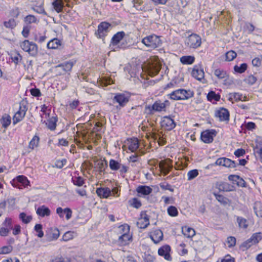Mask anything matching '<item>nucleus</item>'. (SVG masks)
Listing matches in <instances>:
<instances>
[{"mask_svg": "<svg viewBox=\"0 0 262 262\" xmlns=\"http://www.w3.org/2000/svg\"><path fill=\"white\" fill-rule=\"evenodd\" d=\"M116 232L118 236L117 241L118 245L126 246L132 242L133 234L130 231V226L128 224H123L119 226Z\"/></svg>", "mask_w": 262, "mask_h": 262, "instance_id": "1", "label": "nucleus"}, {"mask_svg": "<svg viewBox=\"0 0 262 262\" xmlns=\"http://www.w3.org/2000/svg\"><path fill=\"white\" fill-rule=\"evenodd\" d=\"M97 127L96 128H94V131L91 133L87 137L84 134H81L82 141L78 139L77 138H74L75 143L80 148L83 149L85 147L84 143L85 144H88L91 141H92L94 144H96L98 140L101 138V135L99 133H95V130H97Z\"/></svg>", "mask_w": 262, "mask_h": 262, "instance_id": "2", "label": "nucleus"}, {"mask_svg": "<svg viewBox=\"0 0 262 262\" xmlns=\"http://www.w3.org/2000/svg\"><path fill=\"white\" fill-rule=\"evenodd\" d=\"M193 95V92L189 90L179 89L172 91L167 96L171 100L177 101L188 100L192 97Z\"/></svg>", "mask_w": 262, "mask_h": 262, "instance_id": "3", "label": "nucleus"}, {"mask_svg": "<svg viewBox=\"0 0 262 262\" xmlns=\"http://www.w3.org/2000/svg\"><path fill=\"white\" fill-rule=\"evenodd\" d=\"M142 43L147 48L155 49L160 47L162 45V41L160 36L151 34L144 37L142 39Z\"/></svg>", "mask_w": 262, "mask_h": 262, "instance_id": "4", "label": "nucleus"}, {"mask_svg": "<svg viewBox=\"0 0 262 262\" xmlns=\"http://www.w3.org/2000/svg\"><path fill=\"white\" fill-rule=\"evenodd\" d=\"M170 103L168 100L162 102L160 100L156 101L152 105L145 106V111L148 114H154L155 112H162L166 111V107L169 106Z\"/></svg>", "mask_w": 262, "mask_h": 262, "instance_id": "5", "label": "nucleus"}, {"mask_svg": "<svg viewBox=\"0 0 262 262\" xmlns=\"http://www.w3.org/2000/svg\"><path fill=\"white\" fill-rule=\"evenodd\" d=\"M20 47L21 49L28 53L31 56H35L38 53V47L37 45L29 40H25L20 42Z\"/></svg>", "mask_w": 262, "mask_h": 262, "instance_id": "6", "label": "nucleus"}, {"mask_svg": "<svg viewBox=\"0 0 262 262\" xmlns=\"http://www.w3.org/2000/svg\"><path fill=\"white\" fill-rule=\"evenodd\" d=\"M130 98V94L127 92H124L116 94V108L120 110L124 107L129 102Z\"/></svg>", "mask_w": 262, "mask_h": 262, "instance_id": "7", "label": "nucleus"}, {"mask_svg": "<svg viewBox=\"0 0 262 262\" xmlns=\"http://www.w3.org/2000/svg\"><path fill=\"white\" fill-rule=\"evenodd\" d=\"M201 37L196 34H191L185 40V45L190 48L196 49L201 46Z\"/></svg>", "mask_w": 262, "mask_h": 262, "instance_id": "8", "label": "nucleus"}, {"mask_svg": "<svg viewBox=\"0 0 262 262\" xmlns=\"http://www.w3.org/2000/svg\"><path fill=\"white\" fill-rule=\"evenodd\" d=\"M13 221L9 217H7L0 226V235L6 236L13 229Z\"/></svg>", "mask_w": 262, "mask_h": 262, "instance_id": "9", "label": "nucleus"}, {"mask_svg": "<svg viewBox=\"0 0 262 262\" xmlns=\"http://www.w3.org/2000/svg\"><path fill=\"white\" fill-rule=\"evenodd\" d=\"M161 67V64L157 60H151L147 65L146 71L150 76L153 77L158 74Z\"/></svg>", "mask_w": 262, "mask_h": 262, "instance_id": "10", "label": "nucleus"}, {"mask_svg": "<svg viewBox=\"0 0 262 262\" xmlns=\"http://www.w3.org/2000/svg\"><path fill=\"white\" fill-rule=\"evenodd\" d=\"M111 28V25L105 21L101 23L98 26V29L95 35L97 38H101L104 37Z\"/></svg>", "mask_w": 262, "mask_h": 262, "instance_id": "11", "label": "nucleus"}, {"mask_svg": "<svg viewBox=\"0 0 262 262\" xmlns=\"http://www.w3.org/2000/svg\"><path fill=\"white\" fill-rule=\"evenodd\" d=\"M217 132L215 129H207L202 132L201 138L205 143H211L213 142L214 138L216 136Z\"/></svg>", "mask_w": 262, "mask_h": 262, "instance_id": "12", "label": "nucleus"}, {"mask_svg": "<svg viewBox=\"0 0 262 262\" xmlns=\"http://www.w3.org/2000/svg\"><path fill=\"white\" fill-rule=\"evenodd\" d=\"M124 36L125 33L123 31L116 33V49H124L127 47L128 43Z\"/></svg>", "mask_w": 262, "mask_h": 262, "instance_id": "13", "label": "nucleus"}, {"mask_svg": "<svg viewBox=\"0 0 262 262\" xmlns=\"http://www.w3.org/2000/svg\"><path fill=\"white\" fill-rule=\"evenodd\" d=\"M30 184L27 178L24 176H18L12 180V185L22 189V187H26Z\"/></svg>", "mask_w": 262, "mask_h": 262, "instance_id": "14", "label": "nucleus"}, {"mask_svg": "<svg viewBox=\"0 0 262 262\" xmlns=\"http://www.w3.org/2000/svg\"><path fill=\"white\" fill-rule=\"evenodd\" d=\"M191 76L199 81L204 80L205 73L201 64H197L193 66L191 73Z\"/></svg>", "mask_w": 262, "mask_h": 262, "instance_id": "15", "label": "nucleus"}, {"mask_svg": "<svg viewBox=\"0 0 262 262\" xmlns=\"http://www.w3.org/2000/svg\"><path fill=\"white\" fill-rule=\"evenodd\" d=\"M139 140L137 138L128 139L122 148H127L131 152H136L139 148Z\"/></svg>", "mask_w": 262, "mask_h": 262, "instance_id": "16", "label": "nucleus"}, {"mask_svg": "<svg viewBox=\"0 0 262 262\" xmlns=\"http://www.w3.org/2000/svg\"><path fill=\"white\" fill-rule=\"evenodd\" d=\"M228 100L231 101L232 103L238 101H247L249 100L248 98L246 95H243L239 93H230L228 96Z\"/></svg>", "mask_w": 262, "mask_h": 262, "instance_id": "17", "label": "nucleus"}, {"mask_svg": "<svg viewBox=\"0 0 262 262\" xmlns=\"http://www.w3.org/2000/svg\"><path fill=\"white\" fill-rule=\"evenodd\" d=\"M161 126L166 130H170L175 127L176 123L170 117L166 116L161 121Z\"/></svg>", "mask_w": 262, "mask_h": 262, "instance_id": "18", "label": "nucleus"}, {"mask_svg": "<svg viewBox=\"0 0 262 262\" xmlns=\"http://www.w3.org/2000/svg\"><path fill=\"white\" fill-rule=\"evenodd\" d=\"M215 116L221 121L228 122L229 120V113L227 109L224 108H221L216 111L215 113Z\"/></svg>", "mask_w": 262, "mask_h": 262, "instance_id": "19", "label": "nucleus"}, {"mask_svg": "<svg viewBox=\"0 0 262 262\" xmlns=\"http://www.w3.org/2000/svg\"><path fill=\"white\" fill-rule=\"evenodd\" d=\"M149 225L148 216L145 213H141V217L137 222V226L141 229H145Z\"/></svg>", "mask_w": 262, "mask_h": 262, "instance_id": "20", "label": "nucleus"}, {"mask_svg": "<svg viewBox=\"0 0 262 262\" xmlns=\"http://www.w3.org/2000/svg\"><path fill=\"white\" fill-rule=\"evenodd\" d=\"M170 247L169 245H164L158 250V254L161 256H163L164 258L167 260H171V257L170 255Z\"/></svg>", "mask_w": 262, "mask_h": 262, "instance_id": "21", "label": "nucleus"}, {"mask_svg": "<svg viewBox=\"0 0 262 262\" xmlns=\"http://www.w3.org/2000/svg\"><path fill=\"white\" fill-rule=\"evenodd\" d=\"M114 189H112L113 192ZM96 193L101 198H107L112 195V191L107 187H100L96 189Z\"/></svg>", "mask_w": 262, "mask_h": 262, "instance_id": "22", "label": "nucleus"}, {"mask_svg": "<svg viewBox=\"0 0 262 262\" xmlns=\"http://www.w3.org/2000/svg\"><path fill=\"white\" fill-rule=\"evenodd\" d=\"M75 63V61L71 60L66 61L56 66L55 69L56 71H58L60 68H63V72H68L71 71Z\"/></svg>", "mask_w": 262, "mask_h": 262, "instance_id": "23", "label": "nucleus"}, {"mask_svg": "<svg viewBox=\"0 0 262 262\" xmlns=\"http://www.w3.org/2000/svg\"><path fill=\"white\" fill-rule=\"evenodd\" d=\"M56 213L61 218L63 217L64 214H66V218L67 220L71 218L72 214V210L69 208H66L63 209L61 207H58L56 209Z\"/></svg>", "mask_w": 262, "mask_h": 262, "instance_id": "24", "label": "nucleus"}, {"mask_svg": "<svg viewBox=\"0 0 262 262\" xmlns=\"http://www.w3.org/2000/svg\"><path fill=\"white\" fill-rule=\"evenodd\" d=\"M107 162L104 160L97 159L94 162V169L100 172L104 171L107 167Z\"/></svg>", "mask_w": 262, "mask_h": 262, "instance_id": "25", "label": "nucleus"}, {"mask_svg": "<svg viewBox=\"0 0 262 262\" xmlns=\"http://www.w3.org/2000/svg\"><path fill=\"white\" fill-rule=\"evenodd\" d=\"M150 237L154 243L158 244L163 239V234L161 230L156 229L151 233Z\"/></svg>", "mask_w": 262, "mask_h": 262, "instance_id": "26", "label": "nucleus"}, {"mask_svg": "<svg viewBox=\"0 0 262 262\" xmlns=\"http://www.w3.org/2000/svg\"><path fill=\"white\" fill-rule=\"evenodd\" d=\"M215 186L220 191L228 192L233 189V186L227 182H217L216 183Z\"/></svg>", "mask_w": 262, "mask_h": 262, "instance_id": "27", "label": "nucleus"}, {"mask_svg": "<svg viewBox=\"0 0 262 262\" xmlns=\"http://www.w3.org/2000/svg\"><path fill=\"white\" fill-rule=\"evenodd\" d=\"M60 232L57 228H51L49 231L47 236L49 241L56 240L59 236Z\"/></svg>", "mask_w": 262, "mask_h": 262, "instance_id": "28", "label": "nucleus"}, {"mask_svg": "<svg viewBox=\"0 0 262 262\" xmlns=\"http://www.w3.org/2000/svg\"><path fill=\"white\" fill-rule=\"evenodd\" d=\"M36 213L41 217H45L46 216H49L51 211L48 207L45 205H42L37 209Z\"/></svg>", "mask_w": 262, "mask_h": 262, "instance_id": "29", "label": "nucleus"}, {"mask_svg": "<svg viewBox=\"0 0 262 262\" xmlns=\"http://www.w3.org/2000/svg\"><path fill=\"white\" fill-rule=\"evenodd\" d=\"M58 121L57 117H52L47 120L46 124L51 130H54L56 127V123Z\"/></svg>", "mask_w": 262, "mask_h": 262, "instance_id": "30", "label": "nucleus"}, {"mask_svg": "<svg viewBox=\"0 0 262 262\" xmlns=\"http://www.w3.org/2000/svg\"><path fill=\"white\" fill-rule=\"evenodd\" d=\"M136 191L138 193L148 195L152 192V189L147 186H139L137 188Z\"/></svg>", "mask_w": 262, "mask_h": 262, "instance_id": "31", "label": "nucleus"}, {"mask_svg": "<svg viewBox=\"0 0 262 262\" xmlns=\"http://www.w3.org/2000/svg\"><path fill=\"white\" fill-rule=\"evenodd\" d=\"M182 232L184 236L187 238H191L195 235L194 230L190 227H183Z\"/></svg>", "mask_w": 262, "mask_h": 262, "instance_id": "32", "label": "nucleus"}, {"mask_svg": "<svg viewBox=\"0 0 262 262\" xmlns=\"http://www.w3.org/2000/svg\"><path fill=\"white\" fill-rule=\"evenodd\" d=\"M195 60L193 56H183L180 58V61L183 64H191Z\"/></svg>", "mask_w": 262, "mask_h": 262, "instance_id": "33", "label": "nucleus"}, {"mask_svg": "<svg viewBox=\"0 0 262 262\" xmlns=\"http://www.w3.org/2000/svg\"><path fill=\"white\" fill-rule=\"evenodd\" d=\"M61 45L60 41L57 38H54L47 43L48 49H56Z\"/></svg>", "mask_w": 262, "mask_h": 262, "instance_id": "34", "label": "nucleus"}, {"mask_svg": "<svg viewBox=\"0 0 262 262\" xmlns=\"http://www.w3.org/2000/svg\"><path fill=\"white\" fill-rule=\"evenodd\" d=\"M159 167L161 171L163 172L164 175H166L168 173L171 166L167 163V162L161 161L159 163Z\"/></svg>", "mask_w": 262, "mask_h": 262, "instance_id": "35", "label": "nucleus"}, {"mask_svg": "<svg viewBox=\"0 0 262 262\" xmlns=\"http://www.w3.org/2000/svg\"><path fill=\"white\" fill-rule=\"evenodd\" d=\"M227 72L221 69H217L214 71V75L219 79H223L227 77Z\"/></svg>", "mask_w": 262, "mask_h": 262, "instance_id": "36", "label": "nucleus"}, {"mask_svg": "<svg viewBox=\"0 0 262 262\" xmlns=\"http://www.w3.org/2000/svg\"><path fill=\"white\" fill-rule=\"evenodd\" d=\"M98 82H99V85L102 87H106L108 85L113 83V81L108 77H102L99 78Z\"/></svg>", "mask_w": 262, "mask_h": 262, "instance_id": "37", "label": "nucleus"}, {"mask_svg": "<svg viewBox=\"0 0 262 262\" xmlns=\"http://www.w3.org/2000/svg\"><path fill=\"white\" fill-rule=\"evenodd\" d=\"M52 5L54 9L57 13H59L62 11L64 6L62 0L54 1L52 3Z\"/></svg>", "mask_w": 262, "mask_h": 262, "instance_id": "38", "label": "nucleus"}, {"mask_svg": "<svg viewBox=\"0 0 262 262\" xmlns=\"http://www.w3.org/2000/svg\"><path fill=\"white\" fill-rule=\"evenodd\" d=\"M236 221L238 223V226L241 228L247 229L248 227V221L241 216H237Z\"/></svg>", "mask_w": 262, "mask_h": 262, "instance_id": "39", "label": "nucleus"}, {"mask_svg": "<svg viewBox=\"0 0 262 262\" xmlns=\"http://www.w3.org/2000/svg\"><path fill=\"white\" fill-rule=\"evenodd\" d=\"M254 210L255 214L259 217H262V203L256 202L254 203Z\"/></svg>", "mask_w": 262, "mask_h": 262, "instance_id": "40", "label": "nucleus"}, {"mask_svg": "<svg viewBox=\"0 0 262 262\" xmlns=\"http://www.w3.org/2000/svg\"><path fill=\"white\" fill-rule=\"evenodd\" d=\"M39 142V137L37 135H35L29 142V148L34 149L35 147H37L38 146Z\"/></svg>", "mask_w": 262, "mask_h": 262, "instance_id": "41", "label": "nucleus"}, {"mask_svg": "<svg viewBox=\"0 0 262 262\" xmlns=\"http://www.w3.org/2000/svg\"><path fill=\"white\" fill-rule=\"evenodd\" d=\"M257 80V77L254 75L250 74L247 76L244 80V81L249 85H252Z\"/></svg>", "mask_w": 262, "mask_h": 262, "instance_id": "42", "label": "nucleus"}, {"mask_svg": "<svg viewBox=\"0 0 262 262\" xmlns=\"http://www.w3.org/2000/svg\"><path fill=\"white\" fill-rule=\"evenodd\" d=\"M11 117L7 115L3 116L0 120L1 123L3 127L7 128L11 123Z\"/></svg>", "mask_w": 262, "mask_h": 262, "instance_id": "43", "label": "nucleus"}, {"mask_svg": "<svg viewBox=\"0 0 262 262\" xmlns=\"http://www.w3.org/2000/svg\"><path fill=\"white\" fill-rule=\"evenodd\" d=\"M250 238L252 244H256L261 239L262 233L261 232L254 233Z\"/></svg>", "mask_w": 262, "mask_h": 262, "instance_id": "44", "label": "nucleus"}, {"mask_svg": "<svg viewBox=\"0 0 262 262\" xmlns=\"http://www.w3.org/2000/svg\"><path fill=\"white\" fill-rule=\"evenodd\" d=\"M247 69V64L245 63L241 64L239 66L235 65L234 67V70L238 73H243Z\"/></svg>", "mask_w": 262, "mask_h": 262, "instance_id": "45", "label": "nucleus"}, {"mask_svg": "<svg viewBox=\"0 0 262 262\" xmlns=\"http://www.w3.org/2000/svg\"><path fill=\"white\" fill-rule=\"evenodd\" d=\"M25 115V114L21 113L20 111L17 112L13 117V123L15 124L21 121Z\"/></svg>", "mask_w": 262, "mask_h": 262, "instance_id": "46", "label": "nucleus"}, {"mask_svg": "<svg viewBox=\"0 0 262 262\" xmlns=\"http://www.w3.org/2000/svg\"><path fill=\"white\" fill-rule=\"evenodd\" d=\"M207 99L210 101H217L220 99L219 95L215 94L213 91L210 92L207 95Z\"/></svg>", "mask_w": 262, "mask_h": 262, "instance_id": "47", "label": "nucleus"}, {"mask_svg": "<svg viewBox=\"0 0 262 262\" xmlns=\"http://www.w3.org/2000/svg\"><path fill=\"white\" fill-rule=\"evenodd\" d=\"M4 26L8 29H13L16 26L15 20L14 18L9 19L8 20L4 22Z\"/></svg>", "mask_w": 262, "mask_h": 262, "instance_id": "48", "label": "nucleus"}, {"mask_svg": "<svg viewBox=\"0 0 262 262\" xmlns=\"http://www.w3.org/2000/svg\"><path fill=\"white\" fill-rule=\"evenodd\" d=\"M228 179L230 181L236 182L238 185L242 186L245 183L244 181L237 175H230Z\"/></svg>", "mask_w": 262, "mask_h": 262, "instance_id": "49", "label": "nucleus"}, {"mask_svg": "<svg viewBox=\"0 0 262 262\" xmlns=\"http://www.w3.org/2000/svg\"><path fill=\"white\" fill-rule=\"evenodd\" d=\"M19 218L25 224H28L32 219L31 215H27L24 212H21L19 214Z\"/></svg>", "mask_w": 262, "mask_h": 262, "instance_id": "50", "label": "nucleus"}, {"mask_svg": "<svg viewBox=\"0 0 262 262\" xmlns=\"http://www.w3.org/2000/svg\"><path fill=\"white\" fill-rule=\"evenodd\" d=\"M12 61L16 64H18L22 59V56L17 52L12 53L11 55Z\"/></svg>", "mask_w": 262, "mask_h": 262, "instance_id": "51", "label": "nucleus"}, {"mask_svg": "<svg viewBox=\"0 0 262 262\" xmlns=\"http://www.w3.org/2000/svg\"><path fill=\"white\" fill-rule=\"evenodd\" d=\"M24 21L27 24H31L32 23H37L38 22L37 18L33 15H28L24 18Z\"/></svg>", "mask_w": 262, "mask_h": 262, "instance_id": "52", "label": "nucleus"}, {"mask_svg": "<svg viewBox=\"0 0 262 262\" xmlns=\"http://www.w3.org/2000/svg\"><path fill=\"white\" fill-rule=\"evenodd\" d=\"M187 180L191 181L196 177H197L199 175V171L198 169H192L189 170L187 173Z\"/></svg>", "mask_w": 262, "mask_h": 262, "instance_id": "53", "label": "nucleus"}, {"mask_svg": "<svg viewBox=\"0 0 262 262\" xmlns=\"http://www.w3.org/2000/svg\"><path fill=\"white\" fill-rule=\"evenodd\" d=\"M256 153L260 157V160L262 163V138L258 142L255 148Z\"/></svg>", "mask_w": 262, "mask_h": 262, "instance_id": "54", "label": "nucleus"}, {"mask_svg": "<svg viewBox=\"0 0 262 262\" xmlns=\"http://www.w3.org/2000/svg\"><path fill=\"white\" fill-rule=\"evenodd\" d=\"M224 166L228 168H236L237 166V163L234 161H232L228 158H225Z\"/></svg>", "mask_w": 262, "mask_h": 262, "instance_id": "55", "label": "nucleus"}, {"mask_svg": "<svg viewBox=\"0 0 262 262\" xmlns=\"http://www.w3.org/2000/svg\"><path fill=\"white\" fill-rule=\"evenodd\" d=\"M129 204L135 208H139L141 206V203L137 198H133L129 201Z\"/></svg>", "mask_w": 262, "mask_h": 262, "instance_id": "56", "label": "nucleus"}, {"mask_svg": "<svg viewBox=\"0 0 262 262\" xmlns=\"http://www.w3.org/2000/svg\"><path fill=\"white\" fill-rule=\"evenodd\" d=\"M167 213L171 216H176L178 214V211L176 207L170 206L167 208Z\"/></svg>", "mask_w": 262, "mask_h": 262, "instance_id": "57", "label": "nucleus"}, {"mask_svg": "<svg viewBox=\"0 0 262 262\" xmlns=\"http://www.w3.org/2000/svg\"><path fill=\"white\" fill-rule=\"evenodd\" d=\"M236 53L232 51H229L226 54V60L230 61L233 60L236 57Z\"/></svg>", "mask_w": 262, "mask_h": 262, "instance_id": "58", "label": "nucleus"}, {"mask_svg": "<svg viewBox=\"0 0 262 262\" xmlns=\"http://www.w3.org/2000/svg\"><path fill=\"white\" fill-rule=\"evenodd\" d=\"M72 181L74 185L78 186H81L84 184V180L80 177H75L72 178Z\"/></svg>", "mask_w": 262, "mask_h": 262, "instance_id": "59", "label": "nucleus"}, {"mask_svg": "<svg viewBox=\"0 0 262 262\" xmlns=\"http://www.w3.org/2000/svg\"><path fill=\"white\" fill-rule=\"evenodd\" d=\"M127 168L126 166L116 162V170H119L121 174L124 173L127 171Z\"/></svg>", "mask_w": 262, "mask_h": 262, "instance_id": "60", "label": "nucleus"}, {"mask_svg": "<svg viewBox=\"0 0 262 262\" xmlns=\"http://www.w3.org/2000/svg\"><path fill=\"white\" fill-rule=\"evenodd\" d=\"M42 226L41 224H36L34 227V230L37 232V236L42 237L43 236L44 233L42 230Z\"/></svg>", "mask_w": 262, "mask_h": 262, "instance_id": "61", "label": "nucleus"}, {"mask_svg": "<svg viewBox=\"0 0 262 262\" xmlns=\"http://www.w3.org/2000/svg\"><path fill=\"white\" fill-rule=\"evenodd\" d=\"M253 244H252V241H250V238L248 239L245 242H244L241 246V248L243 249V251L247 250L250 247H251Z\"/></svg>", "mask_w": 262, "mask_h": 262, "instance_id": "62", "label": "nucleus"}, {"mask_svg": "<svg viewBox=\"0 0 262 262\" xmlns=\"http://www.w3.org/2000/svg\"><path fill=\"white\" fill-rule=\"evenodd\" d=\"M236 238L233 236H229L227 238V243L228 245V247L232 248L235 246L236 244Z\"/></svg>", "mask_w": 262, "mask_h": 262, "instance_id": "63", "label": "nucleus"}, {"mask_svg": "<svg viewBox=\"0 0 262 262\" xmlns=\"http://www.w3.org/2000/svg\"><path fill=\"white\" fill-rule=\"evenodd\" d=\"M74 232L72 231H68L66 232L63 236V239L68 241L74 237Z\"/></svg>", "mask_w": 262, "mask_h": 262, "instance_id": "64", "label": "nucleus"}]
</instances>
